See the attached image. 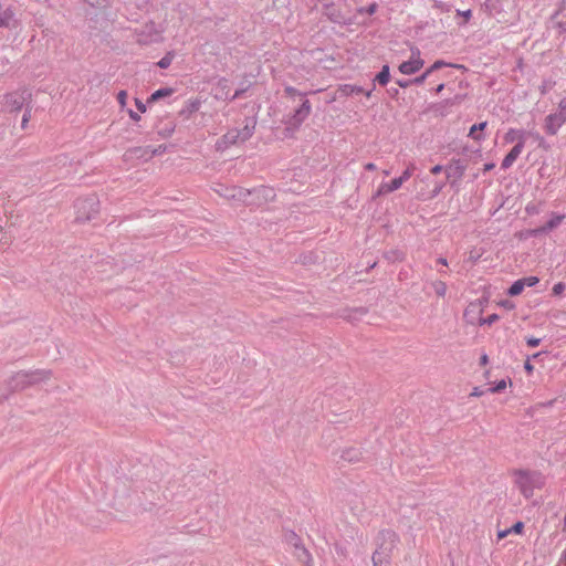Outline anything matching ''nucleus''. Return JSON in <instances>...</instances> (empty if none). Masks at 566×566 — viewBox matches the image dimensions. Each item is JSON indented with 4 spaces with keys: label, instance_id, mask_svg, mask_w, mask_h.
I'll list each match as a JSON object with an SVG mask.
<instances>
[{
    "label": "nucleus",
    "instance_id": "1",
    "mask_svg": "<svg viewBox=\"0 0 566 566\" xmlns=\"http://www.w3.org/2000/svg\"><path fill=\"white\" fill-rule=\"evenodd\" d=\"M511 476L513 485L526 500L532 499L536 491H542L547 482L544 473L531 469H514Z\"/></svg>",
    "mask_w": 566,
    "mask_h": 566
},
{
    "label": "nucleus",
    "instance_id": "2",
    "mask_svg": "<svg viewBox=\"0 0 566 566\" xmlns=\"http://www.w3.org/2000/svg\"><path fill=\"white\" fill-rule=\"evenodd\" d=\"M397 541V535L395 533L382 532L379 534L377 548L371 556L373 566H390Z\"/></svg>",
    "mask_w": 566,
    "mask_h": 566
},
{
    "label": "nucleus",
    "instance_id": "3",
    "mask_svg": "<svg viewBox=\"0 0 566 566\" xmlns=\"http://www.w3.org/2000/svg\"><path fill=\"white\" fill-rule=\"evenodd\" d=\"M74 209L77 221H92L99 213V200L94 195L85 198H80L75 201Z\"/></svg>",
    "mask_w": 566,
    "mask_h": 566
},
{
    "label": "nucleus",
    "instance_id": "4",
    "mask_svg": "<svg viewBox=\"0 0 566 566\" xmlns=\"http://www.w3.org/2000/svg\"><path fill=\"white\" fill-rule=\"evenodd\" d=\"M566 122V99H562L555 113L545 118L544 127L548 135H555Z\"/></svg>",
    "mask_w": 566,
    "mask_h": 566
},
{
    "label": "nucleus",
    "instance_id": "5",
    "mask_svg": "<svg viewBox=\"0 0 566 566\" xmlns=\"http://www.w3.org/2000/svg\"><path fill=\"white\" fill-rule=\"evenodd\" d=\"M424 61L421 57L420 50L418 48H411V56L408 61L402 62L398 70L403 75H411L417 73L423 67Z\"/></svg>",
    "mask_w": 566,
    "mask_h": 566
},
{
    "label": "nucleus",
    "instance_id": "6",
    "mask_svg": "<svg viewBox=\"0 0 566 566\" xmlns=\"http://www.w3.org/2000/svg\"><path fill=\"white\" fill-rule=\"evenodd\" d=\"M483 305L481 301L471 302L464 310V318L471 325H480L483 317Z\"/></svg>",
    "mask_w": 566,
    "mask_h": 566
},
{
    "label": "nucleus",
    "instance_id": "7",
    "mask_svg": "<svg viewBox=\"0 0 566 566\" xmlns=\"http://www.w3.org/2000/svg\"><path fill=\"white\" fill-rule=\"evenodd\" d=\"M252 136V128L244 126L242 129H232L223 135L222 142L226 145H234L243 143Z\"/></svg>",
    "mask_w": 566,
    "mask_h": 566
},
{
    "label": "nucleus",
    "instance_id": "8",
    "mask_svg": "<svg viewBox=\"0 0 566 566\" xmlns=\"http://www.w3.org/2000/svg\"><path fill=\"white\" fill-rule=\"evenodd\" d=\"M402 186L401 179L398 177L391 179L389 182H381L375 193L373 195V198L376 199L378 197L386 196L388 193L395 192L399 190Z\"/></svg>",
    "mask_w": 566,
    "mask_h": 566
},
{
    "label": "nucleus",
    "instance_id": "9",
    "mask_svg": "<svg viewBox=\"0 0 566 566\" xmlns=\"http://www.w3.org/2000/svg\"><path fill=\"white\" fill-rule=\"evenodd\" d=\"M524 144H525L524 136H520V143H516V145L511 149V151L502 160L501 167L503 169H509L514 164V161L517 159V157L522 154Z\"/></svg>",
    "mask_w": 566,
    "mask_h": 566
},
{
    "label": "nucleus",
    "instance_id": "10",
    "mask_svg": "<svg viewBox=\"0 0 566 566\" xmlns=\"http://www.w3.org/2000/svg\"><path fill=\"white\" fill-rule=\"evenodd\" d=\"M465 171V165H463L460 160H452L446 168V174L448 179H453V181L460 180Z\"/></svg>",
    "mask_w": 566,
    "mask_h": 566
},
{
    "label": "nucleus",
    "instance_id": "11",
    "mask_svg": "<svg viewBox=\"0 0 566 566\" xmlns=\"http://www.w3.org/2000/svg\"><path fill=\"white\" fill-rule=\"evenodd\" d=\"M25 97L23 93H11L6 96V105L11 111H20L24 104Z\"/></svg>",
    "mask_w": 566,
    "mask_h": 566
},
{
    "label": "nucleus",
    "instance_id": "12",
    "mask_svg": "<svg viewBox=\"0 0 566 566\" xmlns=\"http://www.w3.org/2000/svg\"><path fill=\"white\" fill-rule=\"evenodd\" d=\"M311 104L306 99L303 102L301 107L295 112L294 118L296 120V125L298 126L311 113Z\"/></svg>",
    "mask_w": 566,
    "mask_h": 566
},
{
    "label": "nucleus",
    "instance_id": "13",
    "mask_svg": "<svg viewBox=\"0 0 566 566\" xmlns=\"http://www.w3.org/2000/svg\"><path fill=\"white\" fill-rule=\"evenodd\" d=\"M513 385L512 379L510 377L503 378L499 381L493 382V385L488 389L491 394H499L504 391L507 387Z\"/></svg>",
    "mask_w": 566,
    "mask_h": 566
},
{
    "label": "nucleus",
    "instance_id": "14",
    "mask_svg": "<svg viewBox=\"0 0 566 566\" xmlns=\"http://www.w3.org/2000/svg\"><path fill=\"white\" fill-rule=\"evenodd\" d=\"M172 93H174V90L170 87L159 88L150 95L148 102L154 103L160 98L168 97V96L172 95Z\"/></svg>",
    "mask_w": 566,
    "mask_h": 566
},
{
    "label": "nucleus",
    "instance_id": "15",
    "mask_svg": "<svg viewBox=\"0 0 566 566\" xmlns=\"http://www.w3.org/2000/svg\"><path fill=\"white\" fill-rule=\"evenodd\" d=\"M375 81L385 86L390 81V70L388 65H384L381 71L376 75Z\"/></svg>",
    "mask_w": 566,
    "mask_h": 566
},
{
    "label": "nucleus",
    "instance_id": "16",
    "mask_svg": "<svg viewBox=\"0 0 566 566\" xmlns=\"http://www.w3.org/2000/svg\"><path fill=\"white\" fill-rule=\"evenodd\" d=\"M339 92L345 96H349L353 94H361L364 90L357 85L346 84L339 87Z\"/></svg>",
    "mask_w": 566,
    "mask_h": 566
},
{
    "label": "nucleus",
    "instance_id": "17",
    "mask_svg": "<svg viewBox=\"0 0 566 566\" xmlns=\"http://www.w3.org/2000/svg\"><path fill=\"white\" fill-rule=\"evenodd\" d=\"M525 287H526V286H525V284H524V281H523L522 279H520V280L515 281V282L511 285V287H510V289H509V291H507V294H509L510 296H516V295H520V294L523 292V290H524Z\"/></svg>",
    "mask_w": 566,
    "mask_h": 566
},
{
    "label": "nucleus",
    "instance_id": "18",
    "mask_svg": "<svg viewBox=\"0 0 566 566\" xmlns=\"http://www.w3.org/2000/svg\"><path fill=\"white\" fill-rule=\"evenodd\" d=\"M488 123L486 122H482L480 124H475L473 125L471 128H470V132H469V136L471 138H473L474 140H481L482 139V135L480 134H476V132H482L485 129Z\"/></svg>",
    "mask_w": 566,
    "mask_h": 566
},
{
    "label": "nucleus",
    "instance_id": "19",
    "mask_svg": "<svg viewBox=\"0 0 566 566\" xmlns=\"http://www.w3.org/2000/svg\"><path fill=\"white\" fill-rule=\"evenodd\" d=\"M520 136H524V134L521 130L510 128L504 135V140L505 143H520Z\"/></svg>",
    "mask_w": 566,
    "mask_h": 566
},
{
    "label": "nucleus",
    "instance_id": "20",
    "mask_svg": "<svg viewBox=\"0 0 566 566\" xmlns=\"http://www.w3.org/2000/svg\"><path fill=\"white\" fill-rule=\"evenodd\" d=\"M564 218H565V216H563V214L553 216L542 230L547 231V230H552V229L556 228L557 226H559L562 223Z\"/></svg>",
    "mask_w": 566,
    "mask_h": 566
},
{
    "label": "nucleus",
    "instance_id": "21",
    "mask_svg": "<svg viewBox=\"0 0 566 566\" xmlns=\"http://www.w3.org/2000/svg\"><path fill=\"white\" fill-rule=\"evenodd\" d=\"M432 289L439 297H444L447 294V284L442 281H436L432 283Z\"/></svg>",
    "mask_w": 566,
    "mask_h": 566
},
{
    "label": "nucleus",
    "instance_id": "22",
    "mask_svg": "<svg viewBox=\"0 0 566 566\" xmlns=\"http://www.w3.org/2000/svg\"><path fill=\"white\" fill-rule=\"evenodd\" d=\"M415 170H416L415 164L410 163L407 166V168L402 171V174L398 177L399 179H401L402 185L411 178Z\"/></svg>",
    "mask_w": 566,
    "mask_h": 566
},
{
    "label": "nucleus",
    "instance_id": "23",
    "mask_svg": "<svg viewBox=\"0 0 566 566\" xmlns=\"http://www.w3.org/2000/svg\"><path fill=\"white\" fill-rule=\"evenodd\" d=\"M175 59V55L172 52H168L165 54L164 57H161L158 62H157V65L160 67V69H167L170 66V64L172 63Z\"/></svg>",
    "mask_w": 566,
    "mask_h": 566
},
{
    "label": "nucleus",
    "instance_id": "24",
    "mask_svg": "<svg viewBox=\"0 0 566 566\" xmlns=\"http://www.w3.org/2000/svg\"><path fill=\"white\" fill-rule=\"evenodd\" d=\"M13 18V12L9 9L0 12V27H7Z\"/></svg>",
    "mask_w": 566,
    "mask_h": 566
},
{
    "label": "nucleus",
    "instance_id": "25",
    "mask_svg": "<svg viewBox=\"0 0 566 566\" xmlns=\"http://www.w3.org/2000/svg\"><path fill=\"white\" fill-rule=\"evenodd\" d=\"M444 66H454V65H453V64H450V63H447V62H444V61H442V60H438V61H436V62H434L430 67H428V69L426 70V72H427L428 74H431L432 72H434V71H437V70H439V69H441V67H444ZM455 66H457V67H459L458 65H455Z\"/></svg>",
    "mask_w": 566,
    "mask_h": 566
},
{
    "label": "nucleus",
    "instance_id": "26",
    "mask_svg": "<svg viewBox=\"0 0 566 566\" xmlns=\"http://www.w3.org/2000/svg\"><path fill=\"white\" fill-rule=\"evenodd\" d=\"M92 8H103L107 4L108 0H81Z\"/></svg>",
    "mask_w": 566,
    "mask_h": 566
},
{
    "label": "nucleus",
    "instance_id": "27",
    "mask_svg": "<svg viewBox=\"0 0 566 566\" xmlns=\"http://www.w3.org/2000/svg\"><path fill=\"white\" fill-rule=\"evenodd\" d=\"M127 92L126 91H119L117 94V102L120 105V107H125L127 103Z\"/></svg>",
    "mask_w": 566,
    "mask_h": 566
},
{
    "label": "nucleus",
    "instance_id": "28",
    "mask_svg": "<svg viewBox=\"0 0 566 566\" xmlns=\"http://www.w3.org/2000/svg\"><path fill=\"white\" fill-rule=\"evenodd\" d=\"M499 315L497 314H492L488 317H482V322L480 323V325H492L493 323L497 322L499 321Z\"/></svg>",
    "mask_w": 566,
    "mask_h": 566
},
{
    "label": "nucleus",
    "instance_id": "29",
    "mask_svg": "<svg viewBox=\"0 0 566 566\" xmlns=\"http://www.w3.org/2000/svg\"><path fill=\"white\" fill-rule=\"evenodd\" d=\"M524 281L525 286L532 287L536 285L539 282V279L537 276H527L522 279Z\"/></svg>",
    "mask_w": 566,
    "mask_h": 566
},
{
    "label": "nucleus",
    "instance_id": "30",
    "mask_svg": "<svg viewBox=\"0 0 566 566\" xmlns=\"http://www.w3.org/2000/svg\"><path fill=\"white\" fill-rule=\"evenodd\" d=\"M523 530H524V523L518 521L516 522L512 527H511V532L512 534H516V535H521L523 533Z\"/></svg>",
    "mask_w": 566,
    "mask_h": 566
},
{
    "label": "nucleus",
    "instance_id": "31",
    "mask_svg": "<svg viewBox=\"0 0 566 566\" xmlns=\"http://www.w3.org/2000/svg\"><path fill=\"white\" fill-rule=\"evenodd\" d=\"M497 305H499V306H501V307H503V308H505V310H507V311H512V310H514V308H515V304H514V302H512V301H510V300H503V301H500V302L497 303Z\"/></svg>",
    "mask_w": 566,
    "mask_h": 566
},
{
    "label": "nucleus",
    "instance_id": "32",
    "mask_svg": "<svg viewBox=\"0 0 566 566\" xmlns=\"http://www.w3.org/2000/svg\"><path fill=\"white\" fill-rule=\"evenodd\" d=\"M565 289H566V285H565L563 282H558V283H556V284L553 286V293H554L555 295H560V294H563V293H564Z\"/></svg>",
    "mask_w": 566,
    "mask_h": 566
},
{
    "label": "nucleus",
    "instance_id": "33",
    "mask_svg": "<svg viewBox=\"0 0 566 566\" xmlns=\"http://www.w3.org/2000/svg\"><path fill=\"white\" fill-rule=\"evenodd\" d=\"M201 102L199 99H192L188 102V109L190 112H197L200 108Z\"/></svg>",
    "mask_w": 566,
    "mask_h": 566
},
{
    "label": "nucleus",
    "instance_id": "34",
    "mask_svg": "<svg viewBox=\"0 0 566 566\" xmlns=\"http://www.w3.org/2000/svg\"><path fill=\"white\" fill-rule=\"evenodd\" d=\"M510 534H512L511 527L506 528V530L497 531V533H496L497 541H501V539L505 538Z\"/></svg>",
    "mask_w": 566,
    "mask_h": 566
},
{
    "label": "nucleus",
    "instance_id": "35",
    "mask_svg": "<svg viewBox=\"0 0 566 566\" xmlns=\"http://www.w3.org/2000/svg\"><path fill=\"white\" fill-rule=\"evenodd\" d=\"M556 27L562 32H566V15L562 17V19L556 22Z\"/></svg>",
    "mask_w": 566,
    "mask_h": 566
},
{
    "label": "nucleus",
    "instance_id": "36",
    "mask_svg": "<svg viewBox=\"0 0 566 566\" xmlns=\"http://www.w3.org/2000/svg\"><path fill=\"white\" fill-rule=\"evenodd\" d=\"M526 343L530 347H536L539 345L541 343V339L539 338H536V337H528L526 338Z\"/></svg>",
    "mask_w": 566,
    "mask_h": 566
},
{
    "label": "nucleus",
    "instance_id": "37",
    "mask_svg": "<svg viewBox=\"0 0 566 566\" xmlns=\"http://www.w3.org/2000/svg\"><path fill=\"white\" fill-rule=\"evenodd\" d=\"M429 75H430V74H428L427 72H424L422 75H420V76L416 77V78L413 80V83H416V84H422Z\"/></svg>",
    "mask_w": 566,
    "mask_h": 566
},
{
    "label": "nucleus",
    "instance_id": "38",
    "mask_svg": "<svg viewBox=\"0 0 566 566\" xmlns=\"http://www.w3.org/2000/svg\"><path fill=\"white\" fill-rule=\"evenodd\" d=\"M524 369L526 370V373L528 375L533 374L534 371V366L531 364L530 359H527L525 363H524Z\"/></svg>",
    "mask_w": 566,
    "mask_h": 566
},
{
    "label": "nucleus",
    "instance_id": "39",
    "mask_svg": "<svg viewBox=\"0 0 566 566\" xmlns=\"http://www.w3.org/2000/svg\"><path fill=\"white\" fill-rule=\"evenodd\" d=\"M458 13L464 18L465 22H468L472 17L471 10H467V11H462V12L459 11Z\"/></svg>",
    "mask_w": 566,
    "mask_h": 566
},
{
    "label": "nucleus",
    "instance_id": "40",
    "mask_svg": "<svg viewBox=\"0 0 566 566\" xmlns=\"http://www.w3.org/2000/svg\"><path fill=\"white\" fill-rule=\"evenodd\" d=\"M484 394V391L480 390L479 387L473 388L472 392L470 394V397H480Z\"/></svg>",
    "mask_w": 566,
    "mask_h": 566
},
{
    "label": "nucleus",
    "instance_id": "41",
    "mask_svg": "<svg viewBox=\"0 0 566 566\" xmlns=\"http://www.w3.org/2000/svg\"><path fill=\"white\" fill-rule=\"evenodd\" d=\"M443 167L441 165H436L430 169V172L433 175H438L442 171Z\"/></svg>",
    "mask_w": 566,
    "mask_h": 566
},
{
    "label": "nucleus",
    "instance_id": "42",
    "mask_svg": "<svg viewBox=\"0 0 566 566\" xmlns=\"http://www.w3.org/2000/svg\"><path fill=\"white\" fill-rule=\"evenodd\" d=\"M136 106H137L139 112H142V113L146 112V106H145V104L142 101L136 99Z\"/></svg>",
    "mask_w": 566,
    "mask_h": 566
},
{
    "label": "nucleus",
    "instance_id": "43",
    "mask_svg": "<svg viewBox=\"0 0 566 566\" xmlns=\"http://www.w3.org/2000/svg\"><path fill=\"white\" fill-rule=\"evenodd\" d=\"M128 114H129V117H130L134 122H139V120H140V116H139L137 113H135L134 111H132V109H130V111L128 112Z\"/></svg>",
    "mask_w": 566,
    "mask_h": 566
},
{
    "label": "nucleus",
    "instance_id": "44",
    "mask_svg": "<svg viewBox=\"0 0 566 566\" xmlns=\"http://www.w3.org/2000/svg\"><path fill=\"white\" fill-rule=\"evenodd\" d=\"M377 10V4L376 3H373L370 4L367 9H366V13L368 14H374Z\"/></svg>",
    "mask_w": 566,
    "mask_h": 566
},
{
    "label": "nucleus",
    "instance_id": "45",
    "mask_svg": "<svg viewBox=\"0 0 566 566\" xmlns=\"http://www.w3.org/2000/svg\"><path fill=\"white\" fill-rule=\"evenodd\" d=\"M557 566H566V549L563 552Z\"/></svg>",
    "mask_w": 566,
    "mask_h": 566
},
{
    "label": "nucleus",
    "instance_id": "46",
    "mask_svg": "<svg viewBox=\"0 0 566 566\" xmlns=\"http://www.w3.org/2000/svg\"><path fill=\"white\" fill-rule=\"evenodd\" d=\"M488 363H489V357H488V355H485V354H484V355H482V356H481V358H480V364H481L482 366H485Z\"/></svg>",
    "mask_w": 566,
    "mask_h": 566
},
{
    "label": "nucleus",
    "instance_id": "47",
    "mask_svg": "<svg viewBox=\"0 0 566 566\" xmlns=\"http://www.w3.org/2000/svg\"><path fill=\"white\" fill-rule=\"evenodd\" d=\"M494 168V164L490 163V164H485L484 167H483V171L486 172V171H490Z\"/></svg>",
    "mask_w": 566,
    "mask_h": 566
},
{
    "label": "nucleus",
    "instance_id": "48",
    "mask_svg": "<svg viewBox=\"0 0 566 566\" xmlns=\"http://www.w3.org/2000/svg\"><path fill=\"white\" fill-rule=\"evenodd\" d=\"M365 169L366 170H375L376 169V165L374 163H367L365 165Z\"/></svg>",
    "mask_w": 566,
    "mask_h": 566
},
{
    "label": "nucleus",
    "instance_id": "49",
    "mask_svg": "<svg viewBox=\"0 0 566 566\" xmlns=\"http://www.w3.org/2000/svg\"><path fill=\"white\" fill-rule=\"evenodd\" d=\"M397 83H398V85H399L400 87H407V86H408V84H409V82H407V81H398Z\"/></svg>",
    "mask_w": 566,
    "mask_h": 566
},
{
    "label": "nucleus",
    "instance_id": "50",
    "mask_svg": "<svg viewBox=\"0 0 566 566\" xmlns=\"http://www.w3.org/2000/svg\"><path fill=\"white\" fill-rule=\"evenodd\" d=\"M442 187H443L442 185H441V186L436 187V189H434V191H433L432 197L437 196V195L441 191Z\"/></svg>",
    "mask_w": 566,
    "mask_h": 566
},
{
    "label": "nucleus",
    "instance_id": "51",
    "mask_svg": "<svg viewBox=\"0 0 566 566\" xmlns=\"http://www.w3.org/2000/svg\"><path fill=\"white\" fill-rule=\"evenodd\" d=\"M443 88H444L443 84L438 85V87L436 88V93L437 94L441 93Z\"/></svg>",
    "mask_w": 566,
    "mask_h": 566
},
{
    "label": "nucleus",
    "instance_id": "52",
    "mask_svg": "<svg viewBox=\"0 0 566 566\" xmlns=\"http://www.w3.org/2000/svg\"><path fill=\"white\" fill-rule=\"evenodd\" d=\"M295 92H296V91H295V88H293V87H287V88H286V93H287V94H290V95L295 94Z\"/></svg>",
    "mask_w": 566,
    "mask_h": 566
},
{
    "label": "nucleus",
    "instance_id": "53",
    "mask_svg": "<svg viewBox=\"0 0 566 566\" xmlns=\"http://www.w3.org/2000/svg\"><path fill=\"white\" fill-rule=\"evenodd\" d=\"M438 262L441 263L442 265H447V260L446 259H439Z\"/></svg>",
    "mask_w": 566,
    "mask_h": 566
},
{
    "label": "nucleus",
    "instance_id": "54",
    "mask_svg": "<svg viewBox=\"0 0 566 566\" xmlns=\"http://www.w3.org/2000/svg\"><path fill=\"white\" fill-rule=\"evenodd\" d=\"M365 94L366 97H370L371 96V90L370 91H367V92H363Z\"/></svg>",
    "mask_w": 566,
    "mask_h": 566
}]
</instances>
